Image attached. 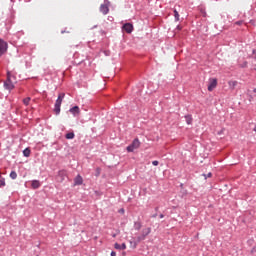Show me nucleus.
I'll return each mask as SVG.
<instances>
[{"label":"nucleus","instance_id":"f257e3e1","mask_svg":"<svg viewBox=\"0 0 256 256\" xmlns=\"http://www.w3.org/2000/svg\"><path fill=\"white\" fill-rule=\"evenodd\" d=\"M63 99H65V93L59 94L54 105V112L56 115H59V113H61V103H63Z\"/></svg>","mask_w":256,"mask_h":256},{"label":"nucleus","instance_id":"f03ea898","mask_svg":"<svg viewBox=\"0 0 256 256\" xmlns=\"http://www.w3.org/2000/svg\"><path fill=\"white\" fill-rule=\"evenodd\" d=\"M149 235H151V227L142 229L140 235L137 236V243H141V241H145V239H147Z\"/></svg>","mask_w":256,"mask_h":256},{"label":"nucleus","instance_id":"7ed1b4c3","mask_svg":"<svg viewBox=\"0 0 256 256\" xmlns=\"http://www.w3.org/2000/svg\"><path fill=\"white\" fill-rule=\"evenodd\" d=\"M4 89L7 91H13V89H15V84H13V81H11V72L7 73V79L4 82Z\"/></svg>","mask_w":256,"mask_h":256},{"label":"nucleus","instance_id":"20e7f679","mask_svg":"<svg viewBox=\"0 0 256 256\" xmlns=\"http://www.w3.org/2000/svg\"><path fill=\"white\" fill-rule=\"evenodd\" d=\"M139 147H141V142L136 138L129 146H127L126 151H128V153H133V151H135V149H139Z\"/></svg>","mask_w":256,"mask_h":256},{"label":"nucleus","instance_id":"39448f33","mask_svg":"<svg viewBox=\"0 0 256 256\" xmlns=\"http://www.w3.org/2000/svg\"><path fill=\"white\" fill-rule=\"evenodd\" d=\"M111 2L109 1H106L105 4H101L100 5V12L103 14V15H107L109 13V5H110Z\"/></svg>","mask_w":256,"mask_h":256},{"label":"nucleus","instance_id":"423d86ee","mask_svg":"<svg viewBox=\"0 0 256 256\" xmlns=\"http://www.w3.org/2000/svg\"><path fill=\"white\" fill-rule=\"evenodd\" d=\"M4 53H7V42L0 39V57H2Z\"/></svg>","mask_w":256,"mask_h":256},{"label":"nucleus","instance_id":"0eeeda50","mask_svg":"<svg viewBox=\"0 0 256 256\" xmlns=\"http://www.w3.org/2000/svg\"><path fill=\"white\" fill-rule=\"evenodd\" d=\"M217 87V78L210 79V83L208 85V91H213Z\"/></svg>","mask_w":256,"mask_h":256},{"label":"nucleus","instance_id":"6e6552de","mask_svg":"<svg viewBox=\"0 0 256 256\" xmlns=\"http://www.w3.org/2000/svg\"><path fill=\"white\" fill-rule=\"evenodd\" d=\"M69 111L72 115H74V117H77V115H79V113H81L79 106H74V107L70 108Z\"/></svg>","mask_w":256,"mask_h":256},{"label":"nucleus","instance_id":"1a4fd4ad","mask_svg":"<svg viewBox=\"0 0 256 256\" xmlns=\"http://www.w3.org/2000/svg\"><path fill=\"white\" fill-rule=\"evenodd\" d=\"M123 29L126 31V33H133V24L126 23L123 25Z\"/></svg>","mask_w":256,"mask_h":256},{"label":"nucleus","instance_id":"9d476101","mask_svg":"<svg viewBox=\"0 0 256 256\" xmlns=\"http://www.w3.org/2000/svg\"><path fill=\"white\" fill-rule=\"evenodd\" d=\"M114 248L117 249L118 251H125V249H127V245L125 243H115Z\"/></svg>","mask_w":256,"mask_h":256},{"label":"nucleus","instance_id":"9b49d317","mask_svg":"<svg viewBox=\"0 0 256 256\" xmlns=\"http://www.w3.org/2000/svg\"><path fill=\"white\" fill-rule=\"evenodd\" d=\"M58 177L60 178V181H65V178L67 177V171L65 170L58 171Z\"/></svg>","mask_w":256,"mask_h":256},{"label":"nucleus","instance_id":"f8f14e48","mask_svg":"<svg viewBox=\"0 0 256 256\" xmlns=\"http://www.w3.org/2000/svg\"><path fill=\"white\" fill-rule=\"evenodd\" d=\"M74 184L83 185V177H81V175L78 174L74 179Z\"/></svg>","mask_w":256,"mask_h":256},{"label":"nucleus","instance_id":"ddd939ff","mask_svg":"<svg viewBox=\"0 0 256 256\" xmlns=\"http://www.w3.org/2000/svg\"><path fill=\"white\" fill-rule=\"evenodd\" d=\"M31 187L32 189H39L41 187V182H39V180H33Z\"/></svg>","mask_w":256,"mask_h":256},{"label":"nucleus","instance_id":"4468645a","mask_svg":"<svg viewBox=\"0 0 256 256\" xmlns=\"http://www.w3.org/2000/svg\"><path fill=\"white\" fill-rule=\"evenodd\" d=\"M141 227H143V224L141 223V221H135L134 222L135 231H141Z\"/></svg>","mask_w":256,"mask_h":256},{"label":"nucleus","instance_id":"2eb2a0df","mask_svg":"<svg viewBox=\"0 0 256 256\" xmlns=\"http://www.w3.org/2000/svg\"><path fill=\"white\" fill-rule=\"evenodd\" d=\"M185 120L187 125H191V123H193V117L191 115H186Z\"/></svg>","mask_w":256,"mask_h":256},{"label":"nucleus","instance_id":"dca6fc26","mask_svg":"<svg viewBox=\"0 0 256 256\" xmlns=\"http://www.w3.org/2000/svg\"><path fill=\"white\" fill-rule=\"evenodd\" d=\"M23 156L24 157H31V149L26 148L23 150Z\"/></svg>","mask_w":256,"mask_h":256},{"label":"nucleus","instance_id":"f3484780","mask_svg":"<svg viewBox=\"0 0 256 256\" xmlns=\"http://www.w3.org/2000/svg\"><path fill=\"white\" fill-rule=\"evenodd\" d=\"M66 139H75V133L69 132L65 135Z\"/></svg>","mask_w":256,"mask_h":256},{"label":"nucleus","instance_id":"a211bd4d","mask_svg":"<svg viewBox=\"0 0 256 256\" xmlns=\"http://www.w3.org/2000/svg\"><path fill=\"white\" fill-rule=\"evenodd\" d=\"M10 178H12L13 180L17 179V172L15 170H12L10 172Z\"/></svg>","mask_w":256,"mask_h":256},{"label":"nucleus","instance_id":"6ab92c4d","mask_svg":"<svg viewBox=\"0 0 256 256\" xmlns=\"http://www.w3.org/2000/svg\"><path fill=\"white\" fill-rule=\"evenodd\" d=\"M23 103L27 106L29 103H31V97H26L23 99Z\"/></svg>","mask_w":256,"mask_h":256},{"label":"nucleus","instance_id":"aec40b11","mask_svg":"<svg viewBox=\"0 0 256 256\" xmlns=\"http://www.w3.org/2000/svg\"><path fill=\"white\" fill-rule=\"evenodd\" d=\"M174 19L175 21H179V12L177 11V9H174Z\"/></svg>","mask_w":256,"mask_h":256},{"label":"nucleus","instance_id":"412c9836","mask_svg":"<svg viewBox=\"0 0 256 256\" xmlns=\"http://www.w3.org/2000/svg\"><path fill=\"white\" fill-rule=\"evenodd\" d=\"M0 187H5V178L0 176Z\"/></svg>","mask_w":256,"mask_h":256},{"label":"nucleus","instance_id":"4be33fe9","mask_svg":"<svg viewBox=\"0 0 256 256\" xmlns=\"http://www.w3.org/2000/svg\"><path fill=\"white\" fill-rule=\"evenodd\" d=\"M139 242H137V238H136V241H130V244L132 245L133 249H137V244Z\"/></svg>","mask_w":256,"mask_h":256},{"label":"nucleus","instance_id":"5701e85b","mask_svg":"<svg viewBox=\"0 0 256 256\" xmlns=\"http://www.w3.org/2000/svg\"><path fill=\"white\" fill-rule=\"evenodd\" d=\"M203 177L205 178V179H207V178H209V177H213V174L210 172V173H208V174H203Z\"/></svg>","mask_w":256,"mask_h":256},{"label":"nucleus","instance_id":"b1692460","mask_svg":"<svg viewBox=\"0 0 256 256\" xmlns=\"http://www.w3.org/2000/svg\"><path fill=\"white\" fill-rule=\"evenodd\" d=\"M96 173V177H99V175H101V168H97Z\"/></svg>","mask_w":256,"mask_h":256},{"label":"nucleus","instance_id":"393cba45","mask_svg":"<svg viewBox=\"0 0 256 256\" xmlns=\"http://www.w3.org/2000/svg\"><path fill=\"white\" fill-rule=\"evenodd\" d=\"M240 67H242V69H245V67H247V61H244V62L240 65Z\"/></svg>","mask_w":256,"mask_h":256},{"label":"nucleus","instance_id":"a878e982","mask_svg":"<svg viewBox=\"0 0 256 256\" xmlns=\"http://www.w3.org/2000/svg\"><path fill=\"white\" fill-rule=\"evenodd\" d=\"M152 165H154V167H157V165H159V161L157 160L152 161Z\"/></svg>","mask_w":256,"mask_h":256},{"label":"nucleus","instance_id":"bb28decb","mask_svg":"<svg viewBox=\"0 0 256 256\" xmlns=\"http://www.w3.org/2000/svg\"><path fill=\"white\" fill-rule=\"evenodd\" d=\"M110 255L111 256H117V253L115 251H112Z\"/></svg>","mask_w":256,"mask_h":256},{"label":"nucleus","instance_id":"cd10ccee","mask_svg":"<svg viewBox=\"0 0 256 256\" xmlns=\"http://www.w3.org/2000/svg\"><path fill=\"white\" fill-rule=\"evenodd\" d=\"M243 21L236 22V25H242Z\"/></svg>","mask_w":256,"mask_h":256},{"label":"nucleus","instance_id":"c85d7f7f","mask_svg":"<svg viewBox=\"0 0 256 256\" xmlns=\"http://www.w3.org/2000/svg\"><path fill=\"white\" fill-rule=\"evenodd\" d=\"M164 217H165L164 214H160V215H159V218H160V219H163Z\"/></svg>","mask_w":256,"mask_h":256},{"label":"nucleus","instance_id":"c756f323","mask_svg":"<svg viewBox=\"0 0 256 256\" xmlns=\"http://www.w3.org/2000/svg\"><path fill=\"white\" fill-rule=\"evenodd\" d=\"M232 85L235 87V85H237V81H233Z\"/></svg>","mask_w":256,"mask_h":256},{"label":"nucleus","instance_id":"7c9ffc66","mask_svg":"<svg viewBox=\"0 0 256 256\" xmlns=\"http://www.w3.org/2000/svg\"><path fill=\"white\" fill-rule=\"evenodd\" d=\"M151 217L155 219V217H157V213L153 214Z\"/></svg>","mask_w":256,"mask_h":256},{"label":"nucleus","instance_id":"2f4dec72","mask_svg":"<svg viewBox=\"0 0 256 256\" xmlns=\"http://www.w3.org/2000/svg\"><path fill=\"white\" fill-rule=\"evenodd\" d=\"M176 29H178V31H181V26L178 25Z\"/></svg>","mask_w":256,"mask_h":256},{"label":"nucleus","instance_id":"473e14b6","mask_svg":"<svg viewBox=\"0 0 256 256\" xmlns=\"http://www.w3.org/2000/svg\"><path fill=\"white\" fill-rule=\"evenodd\" d=\"M252 53H253V55H256V50L255 49L252 50Z\"/></svg>","mask_w":256,"mask_h":256},{"label":"nucleus","instance_id":"72a5a7b5","mask_svg":"<svg viewBox=\"0 0 256 256\" xmlns=\"http://www.w3.org/2000/svg\"><path fill=\"white\" fill-rule=\"evenodd\" d=\"M120 213H125V210H124V209H121V210H120Z\"/></svg>","mask_w":256,"mask_h":256},{"label":"nucleus","instance_id":"f704fd0d","mask_svg":"<svg viewBox=\"0 0 256 256\" xmlns=\"http://www.w3.org/2000/svg\"><path fill=\"white\" fill-rule=\"evenodd\" d=\"M95 28H97V25H95V26L93 27V29H95Z\"/></svg>","mask_w":256,"mask_h":256},{"label":"nucleus","instance_id":"c9c22d12","mask_svg":"<svg viewBox=\"0 0 256 256\" xmlns=\"http://www.w3.org/2000/svg\"><path fill=\"white\" fill-rule=\"evenodd\" d=\"M254 70L256 71V65L254 66Z\"/></svg>","mask_w":256,"mask_h":256},{"label":"nucleus","instance_id":"e433bc0d","mask_svg":"<svg viewBox=\"0 0 256 256\" xmlns=\"http://www.w3.org/2000/svg\"><path fill=\"white\" fill-rule=\"evenodd\" d=\"M159 208H155L156 211H158Z\"/></svg>","mask_w":256,"mask_h":256},{"label":"nucleus","instance_id":"4c0bfd02","mask_svg":"<svg viewBox=\"0 0 256 256\" xmlns=\"http://www.w3.org/2000/svg\"><path fill=\"white\" fill-rule=\"evenodd\" d=\"M107 1H109V0H105V3H107Z\"/></svg>","mask_w":256,"mask_h":256},{"label":"nucleus","instance_id":"58836bf2","mask_svg":"<svg viewBox=\"0 0 256 256\" xmlns=\"http://www.w3.org/2000/svg\"><path fill=\"white\" fill-rule=\"evenodd\" d=\"M254 59H256V55H255Z\"/></svg>","mask_w":256,"mask_h":256}]
</instances>
